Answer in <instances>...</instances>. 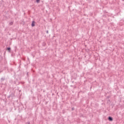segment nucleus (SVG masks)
Wrapping results in <instances>:
<instances>
[{
  "label": "nucleus",
  "mask_w": 124,
  "mask_h": 124,
  "mask_svg": "<svg viewBox=\"0 0 124 124\" xmlns=\"http://www.w3.org/2000/svg\"><path fill=\"white\" fill-rule=\"evenodd\" d=\"M7 50H8L9 52H10V51H11V48L10 47H8L7 49H6Z\"/></svg>",
  "instance_id": "7ed1b4c3"
},
{
  "label": "nucleus",
  "mask_w": 124,
  "mask_h": 124,
  "mask_svg": "<svg viewBox=\"0 0 124 124\" xmlns=\"http://www.w3.org/2000/svg\"><path fill=\"white\" fill-rule=\"evenodd\" d=\"M108 120L110 122H112V121H113V118L111 116H109L108 118Z\"/></svg>",
  "instance_id": "f257e3e1"
},
{
  "label": "nucleus",
  "mask_w": 124,
  "mask_h": 124,
  "mask_svg": "<svg viewBox=\"0 0 124 124\" xmlns=\"http://www.w3.org/2000/svg\"><path fill=\"white\" fill-rule=\"evenodd\" d=\"M35 26V21H33L31 23V27H34Z\"/></svg>",
  "instance_id": "f03ea898"
},
{
  "label": "nucleus",
  "mask_w": 124,
  "mask_h": 124,
  "mask_svg": "<svg viewBox=\"0 0 124 124\" xmlns=\"http://www.w3.org/2000/svg\"><path fill=\"white\" fill-rule=\"evenodd\" d=\"M73 110H74V108H72V110L73 111Z\"/></svg>",
  "instance_id": "6e6552de"
},
{
  "label": "nucleus",
  "mask_w": 124,
  "mask_h": 124,
  "mask_svg": "<svg viewBox=\"0 0 124 124\" xmlns=\"http://www.w3.org/2000/svg\"><path fill=\"white\" fill-rule=\"evenodd\" d=\"M1 80L2 81H4V80H5L4 78H1Z\"/></svg>",
  "instance_id": "39448f33"
},
{
  "label": "nucleus",
  "mask_w": 124,
  "mask_h": 124,
  "mask_svg": "<svg viewBox=\"0 0 124 124\" xmlns=\"http://www.w3.org/2000/svg\"><path fill=\"white\" fill-rule=\"evenodd\" d=\"M27 124H31L30 122H27Z\"/></svg>",
  "instance_id": "1a4fd4ad"
},
{
  "label": "nucleus",
  "mask_w": 124,
  "mask_h": 124,
  "mask_svg": "<svg viewBox=\"0 0 124 124\" xmlns=\"http://www.w3.org/2000/svg\"><path fill=\"white\" fill-rule=\"evenodd\" d=\"M39 1H40V0H36V2H37V3H38Z\"/></svg>",
  "instance_id": "423d86ee"
},
{
  "label": "nucleus",
  "mask_w": 124,
  "mask_h": 124,
  "mask_svg": "<svg viewBox=\"0 0 124 124\" xmlns=\"http://www.w3.org/2000/svg\"><path fill=\"white\" fill-rule=\"evenodd\" d=\"M46 33H49V31H46Z\"/></svg>",
  "instance_id": "0eeeda50"
},
{
  "label": "nucleus",
  "mask_w": 124,
  "mask_h": 124,
  "mask_svg": "<svg viewBox=\"0 0 124 124\" xmlns=\"http://www.w3.org/2000/svg\"><path fill=\"white\" fill-rule=\"evenodd\" d=\"M9 24L10 26H12V25H13V22H10Z\"/></svg>",
  "instance_id": "20e7f679"
}]
</instances>
